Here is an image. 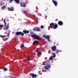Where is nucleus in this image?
<instances>
[{"mask_svg": "<svg viewBox=\"0 0 78 78\" xmlns=\"http://www.w3.org/2000/svg\"><path fill=\"white\" fill-rule=\"evenodd\" d=\"M23 32L24 34H28L30 33L29 30H23Z\"/></svg>", "mask_w": 78, "mask_h": 78, "instance_id": "obj_7", "label": "nucleus"}, {"mask_svg": "<svg viewBox=\"0 0 78 78\" xmlns=\"http://www.w3.org/2000/svg\"><path fill=\"white\" fill-rule=\"evenodd\" d=\"M9 35H10V34H7V37H9Z\"/></svg>", "mask_w": 78, "mask_h": 78, "instance_id": "obj_32", "label": "nucleus"}, {"mask_svg": "<svg viewBox=\"0 0 78 78\" xmlns=\"http://www.w3.org/2000/svg\"><path fill=\"white\" fill-rule=\"evenodd\" d=\"M32 33H33V32H31Z\"/></svg>", "mask_w": 78, "mask_h": 78, "instance_id": "obj_38", "label": "nucleus"}, {"mask_svg": "<svg viewBox=\"0 0 78 78\" xmlns=\"http://www.w3.org/2000/svg\"><path fill=\"white\" fill-rule=\"evenodd\" d=\"M2 9H4V8H6V6L4 5L3 7H2Z\"/></svg>", "mask_w": 78, "mask_h": 78, "instance_id": "obj_28", "label": "nucleus"}, {"mask_svg": "<svg viewBox=\"0 0 78 78\" xmlns=\"http://www.w3.org/2000/svg\"><path fill=\"white\" fill-rule=\"evenodd\" d=\"M50 39V37H49V38H47V39L48 40V42H50V39Z\"/></svg>", "mask_w": 78, "mask_h": 78, "instance_id": "obj_31", "label": "nucleus"}, {"mask_svg": "<svg viewBox=\"0 0 78 78\" xmlns=\"http://www.w3.org/2000/svg\"><path fill=\"white\" fill-rule=\"evenodd\" d=\"M45 69H46V70H48V66H45Z\"/></svg>", "mask_w": 78, "mask_h": 78, "instance_id": "obj_27", "label": "nucleus"}, {"mask_svg": "<svg viewBox=\"0 0 78 78\" xmlns=\"http://www.w3.org/2000/svg\"><path fill=\"white\" fill-rule=\"evenodd\" d=\"M26 4H27V3H28V2H27L26 3H25Z\"/></svg>", "mask_w": 78, "mask_h": 78, "instance_id": "obj_37", "label": "nucleus"}, {"mask_svg": "<svg viewBox=\"0 0 78 78\" xmlns=\"http://www.w3.org/2000/svg\"><path fill=\"white\" fill-rule=\"evenodd\" d=\"M52 59H53V57H52V56H51L49 58V60L50 61H51V60H52Z\"/></svg>", "mask_w": 78, "mask_h": 78, "instance_id": "obj_22", "label": "nucleus"}, {"mask_svg": "<svg viewBox=\"0 0 78 78\" xmlns=\"http://www.w3.org/2000/svg\"><path fill=\"white\" fill-rule=\"evenodd\" d=\"M14 1L16 2L17 4H19V2H20L19 0H14Z\"/></svg>", "mask_w": 78, "mask_h": 78, "instance_id": "obj_18", "label": "nucleus"}, {"mask_svg": "<svg viewBox=\"0 0 78 78\" xmlns=\"http://www.w3.org/2000/svg\"><path fill=\"white\" fill-rule=\"evenodd\" d=\"M7 1L8 0H7Z\"/></svg>", "mask_w": 78, "mask_h": 78, "instance_id": "obj_39", "label": "nucleus"}, {"mask_svg": "<svg viewBox=\"0 0 78 78\" xmlns=\"http://www.w3.org/2000/svg\"><path fill=\"white\" fill-rule=\"evenodd\" d=\"M61 51H62L57 50H56V53H57V54H58V53L61 52Z\"/></svg>", "mask_w": 78, "mask_h": 78, "instance_id": "obj_19", "label": "nucleus"}, {"mask_svg": "<svg viewBox=\"0 0 78 78\" xmlns=\"http://www.w3.org/2000/svg\"><path fill=\"white\" fill-rule=\"evenodd\" d=\"M3 25H0V28H3Z\"/></svg>", "mask_w": 78, "mask_h": 78, "instance_id": "obj_26", "label": "nucleus"}, {"mask_svg": "<svg viewBox=\"0 0 78 78\" xmlns=\"http://www.w3.org/2000/svg\"><path fill=\"white\" fill-rule=\"evenodd\" d=\"M55 54L53 53V55H52V57H53L54 58H55L56 57V56H55Z\"/></svg>", "mask_w": 78, "mask_h": 78, "instance_id": "obj_25", "label": "nucleus"}, {"mask_svg": "<svg viewBox=\"0 0 78 78\" xmlns=\"http://www.w3.org/2000/svg\"><path fill=\"white\" fill-rule=\"evenodd\" d=\"M26 60L27 61H29V60H30V56H28V58L26 59Z\"/></svg>", "mask_w": 78, "mask_h": 78, "instance_id": "obj_20", "label": "nucleus"}, {"mask_svg": "<svg viewBox=\"0 0 78 78\" xmlns=\"http://www.w3.org/2000/svg\"><path fill=\"white\" fill-rule=\"evenodd\" d=\"M4 26L5 27H6V19H4Z\"/></svg>", "mask_w": 78, "mask_h": 78, "instance_id": "obj_17", "label": "nucleus"}, {"mask_svg": "<svg viewBox=\"0 0 78 78\" xmlns=\"http://www.w3.org/2000/svg\"><path fill=\"white\" fill-rule=\"evenodd\" d=\"M52 2L55 5V6H57L58 5V2H56V1L52 0Z\"/></svg>", "mask_w": 78, "mask_h": 78, "instance_id": "obj_9", "label": "nucleus"}, {"mask_svg": "<svg viewBox=\"0 0 78 78\" xmlns=\"http://www.w3.org/2000/svg\"><path fill=\"white\" fill-rule=\"evenodd\" d=\"M12 1H13V0H10L9 1L10 2H12Z\"/></svg>", "mask_w": 78, "mask_h": 78, "instance_id": "obj_33", "label": "nucleus"}, {"mask_svg": "<svg viewBox=\"0 0 78 78\" xmlns=\"http://www.w3.org/2000/svg\"><path fill=\"white\" fill-rule=\"evenodd\" d=\"M58 24L59 25L62 26L63 25V22L61 21H59L58 22Z\"/></svg>", "mask_w": 78, "mask_h": 78, "instance_id": "obj_12", "label": "nucleus"}, {"mask_svg": "<svg viewBox=\"0 0 78 78\" xmlns=\"http://www.w3.org/2000/svg\"><path fill=\"white\" fill-rule=\"evenodd\" d=\"M41 71H38V73H41Z\"/></svg>", "mask_w": 78, "mask_h": 78, "instance_id": "obj_34", "label": "nucleus"}, {"mask_svg": "<svg viewBox=\"0 0 78 78\" xmlns=\"http://www.w3.org/2000/svg\"><path fill=\"white\" fill-rule=\"evenodd\" d=\"M3 69L4 71H7V69L5 67Z\"/></svg>", "mask_w": 78, "mask_h": 78, "instance_id": "obj_24", "label": "nucleus"}, {"mask_svg": "<svg viewBox=\"0 0 78 78\" xmlns=\"http://www.w3.org/2000/svg\"><path fill=\"white\" fill-rule=\"evenodd\" d=\"M15 34L16 36H19V35H21L22 36H24V34L21 32L17 31L16 32Z\"/></svg>", "mask_w": 78, "mask_h": 78, "instance_id": "obj_2", "label": "nucleus"}, {"mask_svg": "<svg viewBox=\"0 0 78 78\" xmlns=\"http://www.w3.org/2000/svg\"><path fill=\"white\" fill-rule=\"evenodd\" d=\"M9 25H6V26L5 27L6 28H5L4 30H7V29H9Z\"/></svg>", "mask_w": 78, "mask_h": 78, "instance_id": "obj_16", "label": "nucleus"}, {"mask_svg": "<svg viewBox=\"0 0 78 78\" xmlns=\"http://www.w3.org/2000/svg\"><path fill=\"white\" fill-rule=\"evenodd\" d=\"M7 9L8 11H14V8L13 7H11L9 8L8 7Z\"/></svg>", "mask_w": 78, "mask_h": 78, "instance_id": "obj_8", "label": "nucleus"}, {"mask_svg": "<svg viewBox=\"0 0 78 78\" xmlns=\"http://www.w3.org/2000/svg\"><path fill=\"white\" fill-rule=\"evenodd\" d=\"M58 25L56 23H55V24H54V26L53 27V29H56L58 28Z\"/></svg>", "mask_w": 78, "mask_h": 78, "instance_id": "obj_10", "label": "nucleus"}, {"mask_svg": "<svg viewBox=\"0 0 78 78\" xmlns=\"http://www.w3.org/2000/svg\"><path fill=\"white\" fill-rule=\"evenodd\" d=\"M48 67H50V66L49 65V66H48Z\"/></svg>", "mask_w": 78, "mask_h": 78, "instance_id": "obj_35", "label": "nucleus"}, {"mask_svg": "<svg viewBox=\"0 0 78 78\" xmlns=\"http://www.w3.org/2000/svg\"><path fill=\"white\" fill-rule=\"evenodd\" d=\"M24 47V44H22L20 45V48H23Z\"/></svg>", "mask_w": 78, "mask_h": 78, "instance_id": "obj_21", "label": "nucleus"}, {"mask_svg": "<svg viewBox=\"0 0 78 78\" xmlns=\"http://www.w3.org/2000/svg\"><path fill=\"white\" fill-rule=\"evenodd\" d=\"M51 49L53 51H55L56 49V47L55 46H54L51 47Z\"/></svg>", "mask_w": 78, "mask_h": 78, "instance_id": "obj_5", "label": "nucleus"}, {"mask_svg": "<svg viewBox=\"0 0 78 78\" xmlns=\"http://www.w3.org/2000/svg\"><path fill=\"white\" fill-rule=\"evenodd\" d=\"M46 71H47L45 70H44V72H46Z\"/></svg>", "mask_w": 78, "mask_h": 78, "instance_id": "obj_36", "label": "nucleus"}, {"mask_svg": "<svg viewBox=\"0 0 78 78\" xmlns=\"http://www.w3.org/2000/svg\"><path fill=\"white\" fill-rule=\"evenodd\" d=\"M37 52L38 53V55H39L40 56H41V55L42 54V52L41 51H39L38 50L37 51Z\"/></svg>", "mask_w": 78, "mask_h": 78, "instance_id": "obj_15", "label": "nucleus"}, {"mask_svg": "<svg viewBox=\"0 0 78 78\" xmlns=\"http://www.w3.org/2000/svg\"><path fill=\"white\" fill-rule=\"evenodd\" d=\"M30 75H32V78H36L37 76L36 74H34V73H31L30 74Z\"/></svg>", "mask_w": 78, "mask_h": 78, "instance_id": "obj_6", "label": "nucleus"}, {"mask_svg": "<svg viewBox=\"0 0 78 78\" xmlns=\"http://www.w3.org/2000/svg\"><path fill=\"white\" fill-rule=\"evenodd\" d=\"M33 44H39V42L36 40L33 42Z\"/></svg>", "mask_w": 78, "mask_h": 78, "instance_id": "obj_14", "label": "nucleus"}, {"mask_svg": "<svg viewBox=\"0 0 78 78\" xmlns=\"http://www.w3.org/2000/svg\"><path fill=\"white\" fill-rule=\"evenodd\" d=\"M54 26V23H52L50 24V28H51L53 29Z\"/></svg>", "mask_w": 78, "mask_h": 78, "instance_id": "obj_11", "label": "nucleus"}, {"mask_svg": "<svg viewBox=\"0 0 78 78\" xmlns=\"http://www.w3.org/2000/svg\"><path fill=\"white\" fill-rule=\"evenodd\" d=\"M33 30L34 31H35V30L36 31H40V29L38 27H36L35 28H34L33 29Z\"/></svg>", "mask_w": 78, "mask_h": 78, "instance_id": "obj_4", "label": "nucleus"}, {"mask_svg": "<svg viewBox=\"0 0 78 78\" xmlns=\"http://www.w3.org/2000/svg\"><path fill=\"white\" fill-rule=\"evenodd\" d=\"M8 38H7L6 37L5 38V41H6L8 39Z\"/></svg>", "mask_w": 78, "mask_h": 78, "instance_id": "obj_30", "label": "nucleus"}, {"mask_svg": "<svg viewBox=\"0 0 78 78\" xmlns=\"http://www.w3.org/2000/svg\"><path fill=\"white\" fill-rule=\"evenodd\" d=\"M20 6L21 7H25V6H26V3H25V2H23V3H22L21 2L20 3Z\"/></svg>", "mask_w": 78, "mask_h": 78, "instance_id": "obj_3", "label": "nucleus"}, {"mask_svg": "<svg viewBox=\"0 0 78 78\" xmlns=\"http://www.w3.org/2000/svg\"><path fill=\"white\" fill-rule=\"evenodd\" d=\"M41 28H42V29L44 28V26L41 25Z\"/></svg>", "mask_w": 78, "mask_h": 78, "instance_id": "obj_29", "label": "nucleus"}, {"mask_svg": "<svg viewBox=\"0 0 78 78\" xmlns=\"http://www.w3.org/2000/svg\"><path fill=\"white\" fill-rule=\"evenodd\" d=\"M43 37L45 38V39H49V36L48 35H43Z\"/></svg>", "mask_w": 78, "mask_h": 78, "instance_id": "obj_13", "label": "nucleus"}, {"mask_svg": "<svg viewBox=\"0 0 78 78\" xmlns=\"http://www.w3.org/2000/svg\"><path fill=\"white\" fill-rule=\"evenodd\" d=\"M0 37H2V38H3V37H6V35H4L3 36L2 35H0Z\"/></svg>", "mask_w": 78, "mask_h": 78, "instance_id": "obj_23", "label": "nucleus"}, {"mask_svg": "<svg viewBox=\"0 0 78 78\" xmlns=\"http://www.w3.org/2000/svg\"><path fill=\"white\" fill-rule=\"evenodd\" d=\"M31 37L35 39H37V40H41V38H40V37L37 35H36L35 34L31 35L30 36Z\"/></svg>", "mask_w": 78, "mask_h": 78, "instance_id": "obj_1", "label": "nucleus"}]
</instances>
